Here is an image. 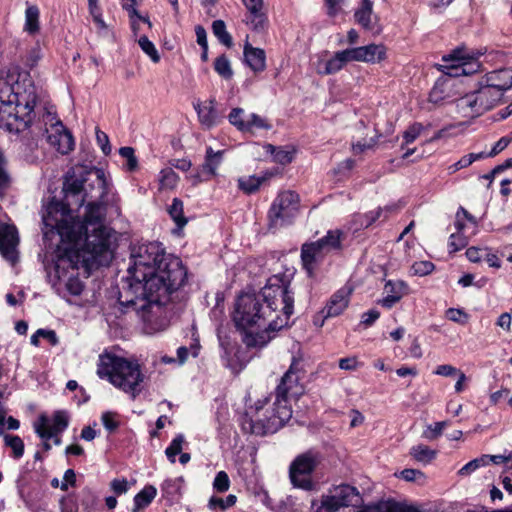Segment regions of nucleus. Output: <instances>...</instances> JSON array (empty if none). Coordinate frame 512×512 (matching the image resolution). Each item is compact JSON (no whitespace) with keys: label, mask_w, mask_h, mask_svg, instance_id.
I'll list each match as a JSON object with an SVG mask.
<instances>
[{"label":"nucleus","mask_w":512,"mask_h":512,"mask_svg":"<svg viewBox=\"0 0 512 512\" xmlns=\"http://www.w3.org/2000/svg\"><path fill=\"white\" fill-rule=\"evenodd\" d=\"M41 57H42V54H41L40 47L34 46L27 52V55L25 57V65L30 68H33L34 66L37 65V63L41 59Z\"/></svg>","instance_id":"59"},{"label":"nucleus","mask_w":512,"mask_h":512,"mask_svg":"<svg viewBox=\"0 0 512 512\" xmlns=\"http://www.w3.org/2000/svg\"><path fill=\"white\" fill-rule=\"evenodd\" d=\"M351 48L336 52L330 59L322 62L318 72L331 75L339 72L347 63L354 61Z\"/></svg>","instance_id":"25"},{"label":"nucleus","mask_w":512,"mask_h":512,"mask_svg":"<svg viewBox=\"0 0 512 512\" xmlns=\"http://www.w3.org/2000/svg\"><path fill=\"white\" fill-rule=\"evenodd\" d=\"M178 175L170 167L164 168L159 173V189H173L178 182Z\"/></svg>","instance_id":"40"},{"label":"nucleus","mask_w":512,"mask_h":512,"mask_svg":"<svg viewBox=\"0 0 512 512\" xmlns=\"http://www.w3.org/2000/svg\"><path fill=\"white\" fill-rule=\"evenodd\" d=\"M447 426L446 421L436 422L433 425H429L423 432V437L428 440H434L438 438L445 427Z\"/></svg>","instance_id":"50"},{"label":"nucleus","mask_w":512,"mask_h":512,"mask_svg":"<svg viewBox=\"0 0 512 512\" xmlns=\"http://www.w3.org/2000/svg\"><path fill=\"white\" fill-rule=\"evenodd\" d=\"M84 243L81 249H66L56 260V271L68 268L78 269L79 264L86 268L108 265L113 258L116 242L114 231L109 227H87L83 230Z\"/></svg>","instance_id":"3"},{"label":"nucleus","mask_w":512,"mask_h":512,"mask_svg":"<svg viewBox=\"0 0 512 512\" xmlns=\"http://www.w3.org/2000/svg\"><path fill=\"white\" fill-rule=\"evenodd\" d=\"M260 300H264L267 308L275 311L277 301L282 304V311L288 317V282L285 281V275H274L270 277L267 284L261 291Z\"/></svg>","instance_id":"13"},{"label":"nucleus","mask_w":512,"mask_h":512,"mask_svg":"<svg viewBox=\"0 0 512 512\" xmlns=\"http://www.w3.org/2000/svg\"><path fill=\"white\" fill-rule=\"evenodd\" d=\"M352 58L358 62H379L385 58V48L382 45L370 44L351 48Z\"/></svg>","instance_id":"27"},{"label":"nucleus","mask_w":512,"mask_h":512,"mask_svg":"<svg viewBox=\"0 0 512 512\" xmlns=\"http://www.w3.org/2000/svg\"><path fill=\"white\" fill-rule=\"evenodd\" d=\"M343 237L344 233L341 230H329L319 240L302 246L301 259L309 275L312 274L315 264L322 261L325 256L342 249Z\"/></svg>","instance_id":"8"},{"label":"nucleus","mask_w":512,"mask_h":512,"mask_svg":"<svg viewBox=\"0 0 512 512\" xmlns=\"http://www.w3.org/2000/svg\"><path fill=\"white\" fill-rule=\"evenodd\" d=\"M168 213L178 228H183L187 224V219L183 212V202L179 198L172 200V204L168 208Z\"/></svg>","instance_id":"37"},{"label":"nucleus","mask_w":512,"mask_h":512,"mask_svg":"<svg viewBox=\"0 0 512 512\" xmlns=\"http://www.w3.org/2000/svg\"><path fill=\"white\" fill-rule=\"evenodd\" d=\"M344 3L345 0H325L328 15L336 16L339 14L343 9Z\"/></svg>","instance_id":"62"},{"label":"nucleus","mask_w":512,"mask_h":512,"mask_svg":"<svg viewBox=\"0 0 512 512\" xmlns=\"http://www.w3.org/2000/svg\"><path fill=\"white\" fill-rule=\"evenodd\" d=\"M512 141V137L509 138L507 136L500 138L493 146L491 151L486 156H495L501 151H503Z\"/></svg>","instance_id":"64"},{"label":"nucleus","mask_w":512,"mask_h":512,"mask_svg":"<svg viewBox=\"0 0 512 512\" xmlns=\"http://www.w3.org/2000/svg\"><path fill=\"white\" fill-rule=\"evenodd\" d=\"M362 502L358 489L349 484L330 487L320 500L311 503L314 512H338L341 508L357 506Z\"/></svg>","instance_id":"7"},{"label":"nucleus","mask_w":512,"mask_h":512,"mask_svg":"<svg viewBox=\"0 0 512 512\" xmlns=\"http://www.w3.org/2000/svg\"><path fill=\"white\" fill-rule=\"evenodd\" d=\"M97 375L107 378L123 392L131 393L133 398L139 393L137 387L143 381L139 364L108 353L99 356Z\"/></svg>","instance_id":"4"},{"label":"nucleus","mask_w":512,"mask_h":512,"mask_svg":"<svg viewBox=\"0 0 512 512\" xmlns=\"http://www.w3.org/2000/svg\"><path fill=\"white\" fill-rule=\"evenodd\" d=\"M444 77H452L459 80L461 76H468L478 72L481 64L474 53L467 51L465 47H457L442 57Z\"/></svg>","instance_id":"11"},{"label":"nucleus","mask_w":512,"mask_h":512,"mask_svg":"<svg viewBox=\"0 0 512 512\" xmlns=\"http://www.w3.org/2000/svg\"><path fill=\"white\" fill-rule=\"evenodd\" d=\"M352 289L344 286L337 290L322 309L324 318H332L341 315L349 305Z\"/></svg>","instance_id":"22"},{"label":"nucleus","mask_w":512,"mask_h":512,"mask_svg":"<svg viewBox=\"0 0 512 512\" xmlns=\"http://www.w3.org/2000/svg\"><path fill=\"white\" fill-rule=\"evenodd\" d=\"M488 251L487 247L479 248V247H469L466 250V256L469 261L477 263L481 261L482 258H484L485 253Z\"/></svg>","instance_id":"60"},{"label":"nucleus","mask_w":512,"mask_h":512,"mask_svg":"<svg viewBox=\"0 0 512 512\" xmlns=\"http://www.w3.org/2000/svg\"><path fill=\"white\" fill-rule=\"evenodd\" d=\"M410 455L419 463L427 465L437 456V451L424 444L414 445L410 449Z\"/></svg>","instance_id":"35"},{"label":"nucleus","mask_w":512,"mask_h":512,"mask_svg":"<svg viewBox=\"0 0 512 512\" xmlns=\"http://www.w3.org/2000/svg\"><path fill=\"white\" fill-rule=\"evenodd\" d=\"M423 130V126L420 123H414L408 127V129L403 133L404 144H410L414 142Z\"/></svg>","instance_id":"53"},{"label":"nucleus","mask_w":512,"mask_h":512,"mask_svg":"<svg viewBox=\"0 0 512 512\" xmlns=\"http://www.w3.org/2000/svg\"><path fill=\"white\" fill-rule=\"evenodd\" d=\"M446 317L455 323L465 324L468 320V315L462 310L457 308H449L446 311Z\"/></svg>","instance_id":"56"},{"label":"nucleus","mask_w":512,"mask_h":512,"mask_svg":"<svg viewBox=\"0 0 512 512\" xmlns=\"http://www.w3.org/2000/svg\"><path fill=\"white\" fill-rule=\"evenodd\" d=\"M119 154L127 160V169L133 171L138 166L137 158L135 157L134 149L132 147H121Z\"/></svg>","instance_id":"51"},{"label":"nucleus","mask_w":512,"mask_h":512,"mask_svg":"<svg viewBox=\"0 0 512 512\" xmlns=\"http://www.w3.org/2000/svg\"><path fill=\"white\" fill-rule=\"evenodd\" d=\"M247 9L246 24L255 31H263L267 26V15L263 0H242Z\"/></svg>","instance_id":"21"},{"label":"nucleus","mask_w":512,"mask_h":512,"mask_svg":"<svg viewBox=\"0 0 512 512\" xmlns=\"http://www.w3.org/2000/svg\"><path fill=\"white\" fill-rule=\"evenodd\" d=\"M65 204L76 206L77 201L85 195V179L77 178L74 174H67L63 182Z\"/></svg>","instance_id":"24"},{"label":"nucleus","mask_w":512,"mask_h":512,"mask_svg":"<svg viewBox=\"0 0 512 512\" xmlns=\"http://www.w3.org/2000/svg\"><path fill=\"white\" fill-rule=\"evenodd\" d=\"M406 288V284L402 281H388L384 288L386 296L380 301V304L387 309L392 308L404 296Z\"/></svg>","instance_id":"30"},{"label":"nucleus","mask_w":512,"mask_h":512,"mask_svg":"<svg viewBox=\"0 0 512 512\" xmlns=\"http://www.w3.org/2000/svg\"><path fill=\"white\" fill-rule=\"evenodd\" d=\"M214 70L224 79H231L233 76V70L231 64L226 55L217 57L214 61Z\"/></svg>","instance_id":"44"},{"label":"nucleus","mask_w":512,"mask_h":512,"mask_svg":"<svg viewBox=\"0 0 512 512\" xmlns=\"http://www.w3.org/2000/svg\"><path fill=\"white\" fill-rule=\"evenodd\" d=\"M212 31L219 42L226 47L230 48L233 45V39L226 29V24L223 20H215L212 23Z\"/></svg>","instance_id":"36"},{"label":"nucleus","mask_w":512,"mask_h":512,"mask_svg":"<svg viewBox=\"0 0 512 512\" xmlns=\"http://www.w3.org/2000/svg\"><path fill=\"white\" fill-rule=\"evenodd\" d=\"M101 420L103 426L110 432L118 427V422L115 420V413L105 412L102 414Z\"/></svg>","instance_id":"63"},{"label":"nucleus","mask_w":512,"mask_h":512,"mask_svg":"<svg viewBox=\"0 0 512 512\" xmlns=\"http://www.w3.org/2000/svg\"><path fill=\"white\" fill-rule=\"evenodd\" d=\"M43 135L46 136L47 142L61 154H68L74 148L72 134L59 120L52 123L50 128H45Z\"/></svg>","instance_id":"18"},{"label":"nucleus","mask_w":512,"mask_h":512,"mask_svg":"<svg viewBox=\"0 0 512 512\" xmlns=\"http://www.w3.org/2000/svg\"><path fill=\"white\" fill-rule=\"evenodd\" d=\"M500 90L490 87L481 80L479 88L460 97L457 101L459 112L465 117H474L492 109L501 100Z\"/></svg>","instance_id":"9"},{"label":"nucleus","mask_w":512,"mask_h":512,"mask_svg":"<svg viewBox=\"0 0 512 512\" xmlns=\"http://www.w3.org/2000/svg\"><path fill=\"white\" fill-rule=\"evenodd\" d=\"M318 464L316 456L310 452L299 455L290 465V482L305 491L315 489L312 473Z\"/></svg>","instance_id":"12"},{"label":"nucleus","mask_w":512,"mask_h":512,"mask_svg":"<svg viewBox=\"0 0 512 512\" xmlns=\"http://www.w3.org/2000/svg\"><path fill=\"white\" fill-rule=\"evenodd\" d=\"M110 487H111V490L116 495L125 494L129 489L128 481L125 478L113 479L110 483Z\"/></svg>","instance_id":"61"},{"label":"nucleus","mask_w":512,"mask_h":512,"mask_svg":"<svg viewBox=\"0 0 512 512\" xmlns=\"http://www.w3.org/2000/svg\"><path fill=\"white\" fill-rule=\"evenodd\" d=\"M138 44L142 51L149 56L153 63H158L160 61V55L155 45L148 39L147 36L143 35L138 39Z\"/></svg>","instance_id":"45"},{"label":"nucleus","mask_w":512,"mask_h":512,"mask_svg":"<svg viewBox=\"0 0 512 512\" xmlns=\"http://www.w3.org/2000/svg\"><path fill=\"white\" fill-rule=\"evenodd\" d=\"M86 212L83 221L75 220L76 239L74 244L78 243L82 238L83 230L96 227H106L103 224L106 215V208L101 200H88Z\"/></svg>","instance_id":"14"},{"label":"nucleus","mask_w":512,"mask_h":512,"mask_svg":"<svg viewBox=\"0 0 512 512\" xmlns=\"http://www.w3.org/2000/svg\"><path fill=\"white\" fill-rule=\"evenodd\" d=\"M355 21L366 30H373L378 21L377 15L373 12V2L371 0H361L360 6L354 13Z\"/></svg>","instance_id":"29"},{"label":"nucleus","mask_w":512,"mask_h":512,"mask_svg":"<svg viewBox=\"0 0 512 512\" xmlns=\"http://www.w3.org/2000/svg\"><path fill=\"white\" fill-rule=\"evenodd\" d=\"M243 342L247 347H263L269 341L265 331L253 333L248 329L244 330Z\"/></svg>","instance_id":"39"},{"label":"nucleus","mask_w":512,"mask_h":512,"mask_svg":"<svg viewBox=\"0 0 512 512\" xmlns=\"http://www.w3.org/2000/svg\"><path fill=\"white\" fill-rule=\"evenodd\" d=\"M127 273V287L120 292V304L135 310L149 330L163 329V306L187 279L181 259L166 254L157 242L135 244L130 249Z\"/></svg>","instance_id":"1"},{"label":"nucleus","mask_w":512,"mask_h":512,"mask_svg":"<svg viewBox=\"0 0 512 512\" xmlns=\"http://www.w3.org/2000/svg\"><path fill=\"white\" fill-rule=\"evenodd\" d=\"M38 99V89L29 72H13L0 78V127L15 133L31 127Z\"/></svg>","instance_id":"2"},{"label":"nucleus","mask_w":512,"mask_h":512,"mask_svg":"<svg viewBox=\"0 0 512 512\" xmlns=\"http://www.w3.org/2000/svg\"><path fill=\"white\" fill-rule=\"evenodd\" d=\"M399 476L407 482H416L421 485L425 484L427 480L426 475L417 469H404Z\"/></svg>","instance_id":"48"},{"label":"nucleus","mask_w":512,"mask_h":512,"mask_svg":"<svg viewBox=\"0 0 512 512\" xmlns=\"http://www.w3.org/2000/svg\"><path fill=\"white\" fill-rule=\"evenodd\" d=\"M4 437L5 445L10 447L13 452V457L19 459L24 454V442L17 435L2 434Z\"/></svg>","instance_id":"42"},{"label":"nucleus","mask_w":512,"mask_h":512,"mask_svg":"<svg viewBox=\"0 0 512 512\" xmlns=\"http://www.w3.org/2000/svg\"><path fill=\"white\" fill-rule=\"evenodd\" d=\"M288 216V195L281 193L273 201L268 212V229L275 233L286 226Z\"/></svg>","instance_id":"20"},{"label":"nucleus","mask_w":512,"mask_h":512,"mask_svg":"<svg viewBox=\"0 0 512 512\" xmlns=\"http://www.w3.org/2000/svg\"><path fill=\"white\" fill-rule=\"evenodd\" d=\"M398 209V206L396 205H389L384 208L378 207L376 210L370 211L363 215H357V219L360 221V225L362 227H369L372 225L376 220L381 218L383 213H385L384 218L388 217V213L395 212Z\"/></svg>","instance_id":"33"},{"label":"nucleus","mask_w":512,"mask_h":512,"mask_svg":"<svg viewBox=\"0 0 512 512\" xmlns=\"http://www.w3.org/2000/svg\"><path fill=\"white\" fill-rule=\"evenodd\" d=\"M265 150L273 156V160L279 163L288 162V152L280 150L272 144L265 145Z\"/></svg>","instance_id":"57"},{"label":"nucleus","mask_w":512,"mask_h":512,"mask_svg":"<svg viewBox=\"0 0 512 512\" xmlns=\"http://www.w3.org/2000/svg\"><path fill=\"white\" fill-rule=\"evenodd\" d=\"M380 136L381 135H376L375 137L370 138L368 141H366V140L364 142L359 141L356 144H353L352 145L353 153L357 155V154L363 153L366 150L373 149L377 145Z\"/></svg>","instance_id":"54"},{"label":"nucleus","mask_w":512,"mask_h":512,"mask_svg":"<svg viewBox=\"0 0 512 512\" xmlns=\"http://www.w3.org/2000/svg\"><path fill=\"white\" fill-rule=\"evenodd\" d=\"M39 14L37 6H29L25 11V30L30 34L39 30Z\"/></svg>","instance_id":"38"},{"label":"nucleus","mask_w":512,"mask_h":512,"mask_svg":"<svg viewBox=\"0 0 512 512\" xmlns=\"http://www.w3.org/2000/svg\"><path fill=\"white\" fill-rule=\"evenodd\" d=\"M288 370L284 372L281 381L276 388V397L273 413L263 421L253 419L247 413L240 417V425L245 433L263 436L269 433H275L282 428L288 420Z\"/></svg>","instance_id":"5"},{"label":"nucleus","mask_w":512,"mask_h":512,"mask_svg":"<svg viewBox=\"0 0 512 512\" xmlns=\"http://www.w3.org/2000/svg\"><path fill=\"white\" fill-rule=\"evenodd\" d=\"M273 173L266 172L262 176H244L238 179V188L242 190L245 194H253L260 186L270 177H272Z\"/></svg>","instance_id":"32"},{"label":"nucleus","mask_w":512,"mask_h":512,"mask_svg":"<svg viewBox=\"0 0 512 512\" xmlns=\"http://www.w3.org/2000/svg\"><path fill=\"white\" fill-rule=\"evenodd\" d=\"M19 235L14 225L0 223V254L12 265L19 260Z\"/></svg>","instance_id":"16"},{"label":"nucleus","mask_w":512,"mask_h":512,"mask_svg":"<svg viewBox=\"0 0 512 512\" xmlns=\"http://www.w3.org/2000/svg\"><path fill=\"white\" fill-rule=\"evenodd\" d=\"M265 312L258 297L254 293H242L238 296L233 321L235 325L242 330L260 326L264 322Z\"/></svg>","instance_id":"10"},{"label":"nucleus","mask_w":512,"mask_h":512,"mask_svg":"<svg viewBox=\"0 0 512 512\" xmlns=\"http://www.w3.org/2000/svg\"><path fill=\"white\" fill-rule=\"evenodd\" d=\"M184 442H185L184 435L178 434L171 441L170 445L166 448L165 454L171 463H175V461H176L175 457H176V455L181 453L182 445Z\"/></svg>","instance_id":"46"},{"label":"nucleus","mask_w":512,"mask_h":512,"mask_svg":"<svg viewBox=\"0 0 512 512\" xmlns=\"http://www.w3.org/2000/svg\"><path fill=\"white\" fill-rule=\"evenodd\" d=\"M223 151L215 152L211 147H207L205 161L194 177V184L201 181H208L217 174V168L222 162Z\"/></svg>","instance_id":"23"},{"label":"nucleus","mask_w":512,"mask_h":512,"mask_svg":"<svg viewBox=\"0 0 512 512\" xmlns=\"http://www.w3.org/2000/svg\"><path fill=\"white\" fill-rule=\"evenodd\" d=\"M228 120L231 125L235 126L239 131L246 133L247 130V117L242 108H233L228 115Z\"/></svg>","instance_id":"43"},{"label":"nucleus","mask_w":512,"mask_h":512,"mask_svg":"<svg viewBox=\"0 0 512 512\" xmlns=\"http://www.w3.org/2000/svg\"><path fill=\"white\" fill-rule=\"evenodd\" d=\"M216 101L214 98L201 103L197 102L194 104V108L197 111L198 119L200 123L206 128H211L218 124L220 116L215 107Z\"/></svg>","instance_id":"28"},{"label":"nucleus","mask_w":512,"mask_h":512,"mask_svg":"<svg viewBox=\"0 0 512 512\" xmlns=\"http://www.w3.org/2000/svg\"><path fill=\"white\" fill-rule=\"evenodd\" d=\"M71 210V207L64 202L51 201L42 213V221L46 229L56 232L62 239L74 243L76 229Z\"/></svg>","instance_id":"6"},{"label":"nucleus","mask_w":512,"mask_h":512,"mask_svg":"<svg viewBox=\"0 0 512 512\" xmlns=\"http://www.w3.org/2000/svg\"><path fill=\"white\" fill-rule=\"evenodd\" d=\"M230 487V480L225 471H220L216 474V477L213 482V488L217 492H226Z\"/></svg>","instance_id":"52"},{"label":"nucleus","mask_w":512,"mask_h":512,"mask_svg":"<svg viewBox=\"0 0 512 512\" xmlns=\"http://www.w3.org/2000/svg\"><path fill=\"white\" fill-rule=\"evenodd\" d=\"M68 427V416L64 411H56L52 418V424L45 415H40L34 423V430L43 440H50L53 436L61 434Z\"/></svg>","instance_id":"17"},{"label":"nucleus","mask_w":512,"mask_h":512,"mask_svg":"<svg viewBox=\"0 0 512 512\" xmlns=\"http://www.w3.org/2000/svg\"><path fill=\"white\" fill-rule=\"evenodd\" d=\"M244 58L247 65L255 72L265 69V52L263 49L255 48L250 43L244 45Z\"/></svg>","instance_id":"31"},{"label":"nucleus","mask_w":512,"mask_h":512,"mask_svg":"<svg viewBox=\"0 0 512 512\" xmlns=\"http://www.w3.org/2000/svg\"><path fill=\"white\" fill-rule=\"evenodd\" d=\"M482 80L490 87L500 90L503 96L505 91L512 88V67L491 71Z\"/></svg>","instance_id":"26"},{"label":"nucleus","mask_w":512,"mask_h":512,"mask_svg":"<svg viewBox=\"0 0 512 512\" xmlns=\"http://www.w3.org/2000/svg\"><path fill=\"white\" fill-rule=\"evenodd\" d=\"M108 193L105 174L97 169L85 179V195L77 201V208H80L88 200H102Z\"/></svg>","instance_id":"19"},{"label":"nucleus","mask_w":512,"mask_h":512,"mask_svg":"<svg viewBox=\"0 0 512 512\" xmlns=\"http://www.w3.org/2000/svg\"><path fill=\"white\" fill-rule=\"evenodd\" d=\"M487 455H482L479 458L473 459L469 461L467 464H465L460 470L459 475L466 476L477 470L478 468L482 466L487 465Z\"/></svg>","instance_id":"49"},{"label":"nucleus","mask_w":512,"mask_h":512,"mask_svg":"<svg viewBox=\"0 0 512 512\" xmlns=\"http://www.w3.org/2000/svg\"><path fill=\"white\" fill-rule=\"evenodd\" d=\"M247 130L246 133H255L258 130H269L271 125L267 119L261 117L256 113H251L247 116Z\"/></svg>","instance_id":"41"},{"label":"nucleus","mask_w":512,"mask_h":512,"mask_svg":"<svg viewBox=\"0 0 512 512\" xmlns=\"http://www.w3.org/2000/svg\"><path fill=\"white\" fill-rule=\"evenodd\" d=\"M157 489L152 485L145 486L139 493L134 497V508L132 512H138L141 509L146 508L156 497Z\"/></svg>","instance_id":"34"},{"label":"nucleus","mask_w":512,"mask_h":512,"mask_svg":"<svg viewBox=\"0 0 512 512\" xmlns=\"http://www.w3.org/2000/svg\"><path fill=\"white\" fill-rule=\"evenodd\" d=\"M434 269V264L430 261H418L412 265V271L415 275L425 276Z\"/></svg>","instance_id":"55"},{"label":"nucleus","mask_w":512,"mask_h":512,"mask_svg":"<svg viewBox=\"0 0 512 512\" xmlns=\"http://www.w3.org/2000/svg\"><path fill=\"white\" fill-rule=\"evenodd\" d=\"M461 81L452 77L441 76L435 82L429 94V101L434 104H443L457 100L461 91L459 90Z\"/></svg>","instance_id":"15"},{"label":"nucleus","mask_w":512,"mask_h":512,"mask_svg":"<svg viewBox=\"0 0 512 512\" xmlns=\"http://www.w3.org/2000/svg\"><path fill=\"white\" fill-rule=\"evenodd\" d=\"M236 501H237V497L233 494L228 495L225 499L216 497V496H212L209 499L208 507L210 509L220 508L221 510L224 511V510L234 506Z\"/></svg>","instance_id":"47"},{"label":"nucleus","mask_w":512,"mask_h":512,"mask_svg":"<svg viewBox=\"0 0 512 512\" xmlns=\"http://www.w3.org/2000/svg\"><path fill=\"white\" fill-rule=\"evenodd\" d=\"M468 244V238L464 234L454 233L450 236L449 245L452 251L456 252Z\"/></svg>","instance_id":"58"}]
</instances>
